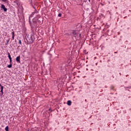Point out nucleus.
Instances as JSON below:
<instances>
[{
  "label": "nucleus",
  "instance_id": "f257e3e1",
  "mask_svg": "<svg viewBox=\"0 0 131 131\" xmlns=\"http://www.w3.org/2000/svg\"><path fill=\"white\" fill-rule=\"evenodd\" d=\"M27 40L28 43H33V41H34V38L33 37V36H30L29 37H28Z\"/></svg>",
  "mask_w": 131,
  "mask_h": 131
},
{
  "label": "nucleus",
  "instance_id": "f03ea898",
  "mask_svg": "<svg viewBox=\"0 0 131 131\" xmlns=\"http://www.w3.org/2000/svg\"><path fill=\"white\" fill-rule=\"evenodd\" d=\"M73 35H74V37L76 38L77 36H78V32H77L76 31L73 30Z\"/></svg>",
  "mask_w": 131,
  "mask_h": 131
},
{
  "label": "nucleus",
  "instance_id": "7ed1b4c3",
  "mask_svg": "<svg viewBox=\"0 0 131 131\" xmlns=\"http://www.w3.org/2000/svg\"><path fill=\"white\" fill-rule=\"evenodd\" d=\"M1 8L3 9V10H4V12H7V11H8V9L7 8H6V6H5L4 4L1 5Z\"/></svg>",
  "mask_w": 131,
  "mask_h": 131
},
{
  "label": "nucleus",
  "instance_id": "20e7f679",
  "mask_svg": "<svg viewBox=\"0 0 131 131\" xmlns=\"http://www.w3.org/2000/svg\"><path fill=\"white\" fill-rule=\"evenodd\" d=\"M11 34H12V35L11 40H14V39H15V31H13L11 33Z\"/></svg>",
  "mask_w": 131,
  "mask_h": 131
},
{
  "label": "nucleus",
  "instance_id": "39448f33",
  "mask_svg": "<svg viewBox=\"0 0 131 131\" xmlns=\"http://www.w3.org/2000/svg\"><path fill=\"white\" fill-rule=\"evenodd\" d=\"M35 14H38V11L36 9H35L34 11L32 12L31 16L34 15Z\"/></svg>",
  "mask_w": 131,
  "mask_h": 131
},
{
  "label": "nucleus",
  "instance_id": "423d86ee",
  "mask_svg": "<svg viewBox=\"0 0 131 131\" xmlns=\"http://www.w3.org/2000/svg\"><path fill=\"white\" fill-rule=\"evenodd\" d=\"M16 62H18V63H20V56H18L16 58Z\"/></svg>",
  "mask_w": 131,
  "mask_h": 131
},
{
  "label": "nucleus",
  "instance_id": "0eeeda50",
  "mask_svg": "<svg viewBox=\"0 0 131 131\" xmlns=\"http://www.w3.org/2000/svg\"><path fill=\"white\" fill-rule=\"evenodd\" d=\"M72 102H71V100H69L67 102V105H68V106H71V104H72Z\"/></svg>",
  "mask_w": 131,
  "mask_h": 131
},
{
  "label": "nucleus",
  "instance_id": "6e6552de",
  "mask_svg": "<svg viewBox=\"0 0 131 131\" xmlns=\"http://www.w3.org/2000/svg\"><path fill=\"white\" fill-rule=\"evenodd\" d=\"M115 86H114V85H111L110 86V89L112 90V91H115V90H114Z\"/></svg>",
  "mask_w": 131,
  "mask_h": 131
},
{
  "label": "nucleus",
  "instance_id": "1a4fd4ad",
  "mask_svg": "<svg viewBox=\"0 0 131 131\" xmlns=\"http://www.w3.org/2000/svg\"><path fill=\"white\" fill-rule=\"evenodd\" d=\"M9 41H10V39L7 40V42L5 43L6 46H8V45H9Z\"/></svg>",
  "mask_w": 131,
  "mask_h": 131
},
{
  "label": "nucleus",
  "instance_id": "9d476101",
  "mask_svg": "<svg viewBox=\"0 0 131 131\" xmlns=\"http://www.w3.org/2000/svg\"><path fill=\"white\" fill-rule=\"evenodd\" d=\"M7 67L8 68H12V63H10V64H9L8 66H7Z\"/></svg>",
  "mask_w": 131,
  "mask_h": 131
},
{
  "label": "nucleus",
  "instance_id": "9b49d317",
  "mask_svg": "<svg viewBox=\"0 0 131 131\" xmlns=\"http://www.w3.org/2000/svg\"><path fill=\"white\" fill-rule=\"evenodd\" d=\"M5 130L9 131V126H7L5 127Z\"/></svg>",
  "mask_w": 131,
  "mask_h": 131
},
{
  "label": "nucleus",
  "instance_id": "f8f14e48",
  "mask_svg": "<svg viewBox=\"0 0 131 131\" xmlns=\"http://www.w3.org/2000/svg\"><path fill=\"white\" fill-rule=\"evenodd\" d=\"M8 58H11V55L10 54V53L8 52Z\"/></svg>",
  "mask_w": 131,
  "mask_h": 131
},
{
  "label": "nucleus",
  "instance_id": "ddd939ff",
  "mask_svg": "<svg viewBox=\"0 0 131 131\" xmlns=\"http://www.w3.org/2000/svg\"><path fill=\"white\" fill-rule=\"evenodd\" d=\"M58 17H62V14L59 13L58 15Z\"/></svg>",
  "mask_w": 131,
  "mask_h": 131
},
{
  "label": "nucleus",
  "instance_id": "4468645a",
  "mask_svg": "<svg viewBox=\"0 0 131 131\" xmlns=\"http://www.w3.org/2000/svg\"><path fill=\"white\" fill-rule=\"evenodd\" d=\"M1 91H4V86H1Z\"/></svg>",
  "mask_w": 131,
  "mask_h": 131
},
{
  "label": "nucleus",
  "instance_id": "2eb2a0df",
  "mask_svg": "<svg viewBox=\"0 0 131 131\" xmlns=\"http://www.w3.org/2000/svg\"><path fill=\"white\" fill-rule=\"evenodd\" d=\"M1 93H2V95H4V91L3 90L1 91Z\"/></svg>",
  "mask_w": 131,
  "mask_h": 131
},
{
  "label": "nucleus",
  "instance_id": "dca6fc26",
  "mask_svg": "<svg viewBox=\"0 0 131 131\" xmlns=\"http://www.w3.org/2000/svg\"><path fill=\"white\" fill-rule=\"evenodd\" d=\"M19 43L20 45H22V42H21V40H19Z\"/></svg>",
  "mask_w": 131,
  "mask_h": 131
},
{
  "label": "nucleus",
  "instance_id": "f3484780",
  "mask_svg": "<svg viewBox=\"0 0 131 131\" xmlns=\"http://www.w3.org/2000/svg\"><path fill=\"white\" fill-rule=\"evenodd\" d=\"M126 89H128L129 90H130L131 86L126 87Z\"/></svg>",
  "mask_w": 131,
  "mask_h": 131
},
{
  "label": "nucleus",
  "instance_id": "a211bd4d",
  "mask_svg": "<svg viewBox=\"0 0 131 131\" xmlns=\"http://www.w3.org/2000/svg\"><path fill=\"white\" fill-rule=\"evenodd\" d=\"M10 61L12 60V57H10L9 58Z\"/></svg>",
  "mask_w": 131,
  "mask_h": 131
},
{
  "label": "nucleus",
  "instance_id": "6ab92c4d",
  "mask_svg": "<svg viewBox=\"0 0 131 131\" xmlns=\"http://www.w3.org/2000/svg\"><path fill=\"white\" fill-rule=\"evenodd\" d=\"M10 61L12 60V57H10L9 58Z\"/></svg>",
  "mask_w": 131,
  "mask_h": 131
},
{
  "label": "nucleus",
  "instance_id": "aec40b11",
  "mask_svg": "<svg viewBox=\"0 0 131 131\" xmlns=\"http://www.w3.org/2000/svg\"><path fill=\"white\" fill-rule=\"evenodd\" d=\"M10 64H12V60H10Z\"/></svg>",
  "mask_w": 131,
  "mask_h": 131
},
{
  "label": "nucleus",
  "instance_id": "412c9836",
  "mask_svg": "<svg viewBox=\"0 0 131 131\" xmlns=\"http://www.w3.org/2000/svg\"><path fill=\"white\" fill-rule=\"evenodd\" d=\"M51 110H52V108H49V111H51Z\"/></svg>",
  "mask_w": 131,
  "mask_h": 131
},
{
  "label": "nucleus",
  "instance_id": "4be33fe9",
  "mask_svg": "<svg viewBox=\"0 0 131 131\" xmlns=\"http://www.w3.org/2000/svg\"><path fill=\"white\" fill-rule=\"evenodd\" d=\"M0 86H1V88L2 86V84H0Z\"/></svg>",
  "mask_w": 131,
  "mask_h": 131
},
{
  "label": "nucleus",
  "instance_id": "5701e85b",
  "mask_svg": "<svg viewBox=\"0 0 131 131\" xmlns=\"http://www.w3.org/2000/svg\"><path fill=\"white\" fill-rule=\"evenodd\" d=\"M115 54H117V52H115Z\"/></svg>",
  "mask_w": 131,
  "mask_h": 131
},
{
  "label": "nucleus",
  "instance_id": "b1692460",
  "mask_svg": "<svg viewBox=\"0 0 131 131\" xmlns=\"http://www.w3.org/2000/svg\"><path fill=\"white\" fill-rule=\"evenodd\" d=\"M89 2H91V0H89Z\"/></svg>",
  "mask_w": 131,
  "mask_h": 131
},
{
  "label": "nucleus",
  "instance_id": "393cba45",
  "mask_svg": "<svg viewBox=\"0 0 131 131\" xmlns=\"http://www.w3.org/2000/svg\"><path fill=\"white\" fill-rule=\"evenodd\" d=\"M98 19H99V18H97V20H98Z\"/></svg>",
  "mask_w": 131,
  "mask_h": 131
},
{
  "label": "nucleus",
  "instance_id": "a878e982",
  "mask_svg": "<svg viewBox=\"0 0 131 131\" xmlns=\"http://www.w3.org/2000/svg\"><path fill=\"white\" fill-rule=\"evenodd\" d=\"M130 62H131V60H130Z\"/></svg>",
  "mask_w": 131,
  "mask_h": 131
}]
</instances>
